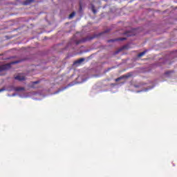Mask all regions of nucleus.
<instances>
[{"label": "nucleus", "mask_w": 177, "mask_h": 177, "mask_svg": "<svg viewBox=\"0 0 177 177\" xmlns=\"http://www.w3.org/2000/svg\"><path fill=\"white\" fill-rule=\"evenodd\" d=\"M95 38V36L87 37L86 38H83L81 40L76 41V45H80V44H82L84 42H86V41H92V39H94Z\"/></svg>", "instance_id": "1"}, {"label": "nucleus", "mask_w": 177, "mask_h": 177, "mask_svg": "<svg viewBox=\"0 0 177 177\" xmlns=\"http://www.w3.org/2000/svg\"><path fill=\"white\" fill-rule=\"evenodd\" d=\"M10 68V64L0 65V73L6 71Z\"/></svg>", "instance_id": "2"}, {"label": "nucleus", "mask_w": 177, "mask_h": 177, "mask_svg": "<svg viewBox=\"0 0 177 177\" xmlns=\"http://www.w3.org/2000/svg\"><path fill=\"white\" fill-rule=\"evenodd\" d=\"M15 78L18 81H26V76H24L23 74L18 75Z\"/></svg>", "instance_id": "3"}, {"label": "nucleus", "mask_w": 177, "mask_h": 177, "mask_svg": "<svg viewBox=\"0 0 177 177\" xmlns=\"http://www.w3.org/2000/svg\"><path fill=\"white\" fill-rule=\"evenodd\" d=\"M135 31V30H133L131 31L126 32H124V35H126L127 37H133V35H136Z\"/></svg>", "instance_id": "4"}, {"label": "nucleus", "mask_w": 177, "mask_h": 177, "mask_svg": "<svg viewBox=\"0 0 177 177\" xmlns=\"http://www.w3.org/2000/svg\"><path fill=\"white\" fill-rule=\"evenodd\" d=\"M173 74H175V71L174 70L167 71L166 72H165V75L169 78V77H172Z\"/></svg>", "instance_id": "5"}, {"label": "nucleus", "mask_w": 177, "mask_h": 177, "mask_svg": "<svg viewBox=\"0 0 177 177\" xmlns=\"http://www.w3.org/2000/svg\"><path fill=\"white\" fill-rule=\"evenodd\" d=\"M129 77H131V75H122V76H120V77L116 78L115 80V82H118V81H121V80H124V78H129Z\"/></svg>", "instance_id": "6"}, {"label": "nucleus", "mask_w": 177, "mask_h": 177, "mask_svg": "<svg viewBox=\"0 0 177 177\" xmlns=\"http://www.w3.org/2000/svg\"><path fill=\"white\" fill-rule=\"evenodd\" d=\"M125 40H127V38L121 37V38H118L115 39H109L108 40V42H115V41H125Z\"/></svg>", "instance_id": "7"}, {"label": "nucleus", "mask_w": 177, "mask_h": 177, "mask_svg": "<svg viewBox=\"0 0 177 177\" xmlns=\"http://www.w3.org/2000/svg\"><path fill=\"white\" fill-rule=\"evenodd\" d=\"M82 62H85V58H80V59L76 60L73 64L74 66H77V64H81Z\"/></svg>", "instance_id": "8"}, {"label": "nucleus", "mask_w": 177, "mask_h": 177, "mask_svg": "<svg viewBox=\"0 0 177 177\" xmlns=\"http://www.w3.org/2000/svg\"><path fill=\"white\" fill-rule=\"evenodd\" d=\"M32 2H35V0H26L24 1L23 5H30V3H32Z\"/></svg>", "instance_id": "9"}, {"label": "nucleus", "mask_w": 177, "mask_h": 177, "mask_svg": "<svg viewBox=\"0 0 177 177\" xmlns=\"http://www.w3.org/2000/svg\"><path fill=\"white\" fill-rule=\"evenodd\" d=\"M24 87H15L14 88V91H15V92H21V91H24Z\"/></svg>", "instance_id": "10"}, {"label": "nucleus", "mask_w": 177, "mask_h": 177, "mask_svg": "<svg viewBox=\"0 0 177 177\" xmlns=\"http://www.w3.org/2000/svg\"><path fill=\"white\" fill-rule=\"evenodd\" d=\"M37 84H39V80L32 82V85L30 86V88H32L33 89L35 88V85H37Z\"/></svg>", "instance_id": "11"}, {"label": "nucleus", "mask_w": 177, "mask_h": 177, "mask_svg": "<svg viewBox=\"0 0 177 177\" xmlns=\"http://www.w3.org/2000/svg\"><path fill=\"white\" fill-rule=\"evenodd\" d=\"M145 55H146V50L139 53L138 57H142V56H145Z\"/></svg>", "instance_id": "12"}, {"label": "nucleus", "mask_w": 177, "mask_h": 177, "mask_svg": "<svg viewBox=\"0 0 177 177\" xmlns=\"http://www.w3.org/2000/svg\"><path fill=\"white\" fill-rule=\"evenodd\" d=\"M75 16V12H73L72 13L70 14L68 19H73Z\"/></svg>", "instance_id": "13"}, {"label": "nucleus", "mask_w": 177, "mask_h": 177, "mask_svg": "<svg viewBox=\"0 0 177 177\" xmlns=\"http://www.w3.org/2000/svg\"><path fill=\"white\" fill-rule=\"evenodd\" d=\"M106 32H110V29H107L105 31H104L102 33H101L100 35H102V34H106Z\"/></svg>", "instance_id": "14"}, {"label": "nucleus", "mask_w": 177, "mask_h": 177, "mask_svg": "<svg viewBox=\"0 0 177 177\" xmlns=\"http://www.w3.org/2000/svg\"><path fill=\"white\" fill-rule=\"evenodd\" d=\"M92 11H93V13H94V15H96V10H95V8H92Z\"/></svg>", "instance_id": "15"}, {"label": "nucleus", "mask_w": 177, "mask_h": 177, "mask_svg": "<svg viewBox=\"0 0 177 177\" xmlns=\"http://www.w3.org/2000/svg\"><path fill=\"white\" fill-rule=\"evenodd\" d=\"M81 10H82V6L80 3V11L81 12Z\"/></svg>", "instance_id": "16"}, {"label": "nucleus", "mask_w": 177, "mask_h": 177, "mask_svg": "<svg viewBox=\"0 0 177 177\" xmlns=\"http://www.w3.org/2000/svg\"><path fill=\"white\" fill-rule=\"evenodd\" d=\"M3 91H5V88H3L0 89V92H3Z\"/></svg>", "instance_id": "17"}, {"label": "nucleus", "mask_w": 177, "mask_h": 177, "mask_svg": "<svg viewBox=\"0 0 177 177\" xmlns=\"http://www.w3.org/2000/svg\"><path fill=\"white\" fill-rule=\"evenodd\" d=\"M135 88H139V85H134Z\"/></svg>", "instance_id": "18"}, {"label": "nucleus", "mask_w": 177, "mask_h": 177, "mask_svg": "<svg viewBox=\"0 0 177 177\" xmlns=\"http://www.w3.org/2000/svg\"><path fill=\"white\" fill-rule=\"evenodd\" d=\"M19 61H17V62H14V64L19 63Z\"/></svg>", "instance_id": "19"}]
</instances>
